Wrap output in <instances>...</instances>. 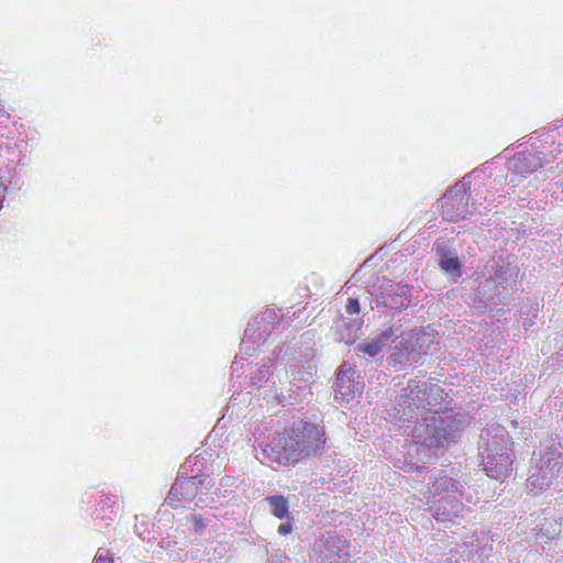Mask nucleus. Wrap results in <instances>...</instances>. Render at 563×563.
Segmentation results:
<instances>
[{
	"instance_id": "8",
	"label": "nucleus",
	"mask_w": 563,
	"mask_h": 563,
	"mask_svg": "<svg viewBox=\"0 0 563 563\" xmlns=\"http://www.w3.org/2000/svg\"><path fill=\"white\" fill-rule=\"evenodd\" d=\"M266 501L271 506L272 515L278 519L288 517L289 506L288 500L283 495H273L266 498Z\"/></svg>"
},
{
	"instance_id": "14",
	"label": "nucleus",
	"mask_w": 563,
	"mask_h": 563,
	"mask_svg": "<svg viewBox=\"0 0 563 563\" xmlns=\"http://www.w3.org/2000/svg\"><path fill=\"white\" fill-rule=\"evenodd\" d=\"M446 504H449V505L451 506V511H452L454 515H456V512H457L459 510H461V508H462V503H461V500H459V499H457V500H454V501H451V500H449L448 498L442 497V498L439 500V505H440V506H443V508H444V509H446Z\"/></svg>"
},
{
	"instance_id": "7",
	"label": "nucleus",
	"mask_w": 563,
	"mask_h": 563,
	"mask_svg": "<svg viewBox=\"0 0 563 563\" xmlns=\"http://www.w3.org/2000/svg\"><path fill=\"white\" fill-rule=\"evenodd\" d=\"M196 495L195 483L191 479L176 481L170 490L169 499L176 501H189L192 500Z\"/></svg>"
},
{
	"instance_id": "16",
	"label": "nucleus",
	"mask_w": 563,
	"mask_h": 563,
	"mask_svg": "<svg viewBox=\"0 0 563 563\" xmlns=\"http://www.w3.org/2000/svg\"><path fill=\"white\" fill-rule=\"evenodd\" d=\"M291 531H292V525L290 522L280 523L278 526L279 534L286 536V534L291 533Z\"/></svg>"
},
{
	"instance_id": "13",
	"label": "nucleus",
	"mask_w": 563,
	"mask_h": 563,
	"mask_svg": "<svg viewBox=\"0 0 563 563\" xmlns=\"http://www.w3.org/2000/svg\"><path fill=\"white\" fill-rule=\"evenodd\" d=\"M93 563H114V554L109 550L104 552L98 551L93 559Z\"/></svg>"
},
{
	"instance_id": "10",
	"label": "nucleus",
	"mask_w": 563,
	"mask_h": 563,
	"mask_svg": "<svg viewBox=\"0 0 563 563\" xmlns=\"http://www.w3.org/2000/svg\"><path fill=\"white\" fill-rule=\"evenodd\" d=\"M391 335V329L384 331L380 333L378 341L360 344L357 351L366 353L369 356H376L382 351L380 343L387 341Z\"/></svg>"
},
{
	"instance_id": "1",
	"label": "nucleus",
	"mask_w": 563,
	"mask_h": 563,
	"mask_svg": "<svg viewBox=\"0 0 563 563\" xmlns=\"http://www.w3.org/2000/svg\"><path fill=\"white\" fill-rule=\"evenodd\" d=\"M330 449L323 422L298 419L285 427L271 448L269 456L283 466L321 457Z\"/></svg>"
},
{
	"instance_id": "12",
	"label": "nucleus",
	"mask_w": 563,
	"mask_h": 563,
	"mask_svg": "<svg viewBox=\"0 0 563 563\" xmlns=\"http://www.w3.org/2000/svg\"><path fill=\"white\" fill-rule=\"evenodd\" d=\"M452 439V433L446 431V429L435 428L430 441L433 446H441L445 441H450Z\"/></svg>"
},
{
	"instance_id": "4",
	"label": "nucleus",
	"mask_w": 563,
	"mask_h": 563,
	"mask_svg": "<svg viewBox=\"0 0 563 563\" xmlns=\"http://www.w3.org/2000/svg\"><path fill=\"white\" fill-rule=\"evenodd\" d=\"M543 167V162L534 153H519L510 162V169L519 178H526Z\"/></svg>"
},
{
	"instance_id": "5",
	"label": "nucleus",
	"mask_w": 563,
	"mask_h": 563,
	"mask_svg": "<svg viewBox=\"0 0 563 563\" xmlns=\"http://www.w3.org/2000/svg\"><path fill=\"white\" fill-rule=\"evenodd\" d=\"M514 461L508 453H497L493 456H488L485 464V471L492 478L501 481L507 478L512 471Z\"/></svg>"
},
{
	"instance_id": "9",
	"label": "nucleus",
	"mask_w": 563,
	"mask_h": 563,
	"mask_svg": "<svg viewBox=\"0 0 563 563\" xmlns=\"http://www.w3.org/2000/svg\"><path fill=\"white\" fill-rule=\"evenodd\" d=\"M434 494L439 495L444 492H459L462 495V490L457 483L449 475L441 473L434 477L433 482Z\"/></svg>"
},
{
	"instance_id": "15",
	"label": "nucleus",
	"mask_w": 563,
	"mask_h": 563,
	"mask_svg": "<svg viewBox=\"0 0 563 563\" xmlns=\"http://www.w3.org/2000/svg\"><path fill=\"white\" fill-rule=\"evenodd\" d=\"M361 310L360 301L357 298H349L345 305V311L347 314L358 313Z\"/></svg>"
},
{
	"instance_id": "17",
	"label": "nucleus",
	"mask_w": 563,
	"mask_h": 563,
	"mask_svg": "<svg viewBox=\"0 0 563 563\" xmlns=\"http://www.w3.org/2000/svg\"><path fill=\"white\" fill-rule=\"evenodd\" d=\"M195 525H196L197 527H199V528H200V527H203V526H205V523H203V519H202L201 517H196V518H195Z\"/></svg>"
},
{
	"instance_id": "3",
	"label": "nucleus",
	"mask_w": 563,
	"mask_h": 563,
	"mask_svg": "<svg viewBox=\"0 0 563 563\" xmlns=\"http://www.w3.org/2000/svg\"><path fill=\"white\" fill-rule=\"evenodd\" d=\"M360 375L352 366L343 363L336 374L335 400L340 402H350L357 394H361L363 384L357 380Z\"/></svg>"
},
{
	"instance_id": "11",
	"label": "nucleus",
	"mask_w": 563,
	"mask_h": 563,
	"mask_svg": "<svg viewBox=\"0 0 563 563\" xmlns=\"http://www.w3.org/2000/svg\"><path fill=\"white\" fill-rule=\"evenodd\" d=\"M442 271L453 275L461 276V263L457 257H448L440 262Z\"/></svg>"
},
{
	"instance_id": "2",
	"label": "nucleus",
	"mask_w": 563,
	"mask_h": 563,
	"mask_svg": "<svg viewBox=\"0 0 563 563\" xmlns=\"http://www.w3.org/2000/svg\"><path fill=\"white\" fill-rule=\"evenodd\" d=\"M400 419L409 421L418 409L424 408L427 402V385L417 380H409L396 400Z\"/></svg>"
},
{
	"instance_id": "6",
	"label": "nucleus",
	"mask_w": 563,
	"mask_h": 563,
	"mask_svg": "<svg viewBox=\"0 0 563 563\" xmlns=\"http://www.w3.org/2000/svg\"><path fill=\"white\" fill-rule=\"evenodd\" d=\"M468 213V201L465 195H445L443 214L449 221L464 219Z\"/></svg>"
}]
</instances>
